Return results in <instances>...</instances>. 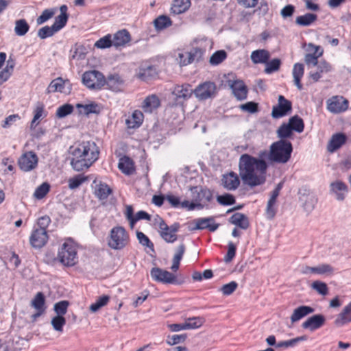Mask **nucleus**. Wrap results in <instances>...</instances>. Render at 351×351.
<instances>
[{"label": "nucleus", "mask_w": 351, "mask_h": 351, "mask_svg": "<svg viewBox=\"0 0 351 351\" xmlns=\"http://www.w3.org/2000/svg\"><path fill=\"white\" fill-rule=\"evenodd\" d=\"M50 191V185L47 182H43L38 186L34 193V197L37 199H41L46 196Z\"/></svg>", "instance_id": "55"}, {"label": "nucleus", "mask_w": 351, "mask_h": 351, "mask_svg": "<svg viewBox=\"0 0 351 351\" xmlns=\"http://www.w3.org/2000/svg\"><path fill=\"white\" fill-rule=\"evenodd\" d=\"M227 57L226 52L220 50L215 52L210 58V63L212 65H217L221 63Z\"/></svg>", "instance_id": "59"}, {"label": "nucleus", "mask_w": 351, "mask_h": 351, "mask_svg": "<svg viewBox=\"0 0 351 351\" xmlns=\"http://www.w3.org/2000/svg\"><path fill=\"white\" fill-rule=\"evenodd\" d=\"M304 73V66L302 63H295L293 68V77L294 83L299 90L302 89V84L301 83V79L302 78Z\"/></svg>", "instance_id": "36"}, {"label": "nucleus", "mask_w": 351, "mask_h": 351, "mask_svg": "<svg viewBox=\"0 0 351 351\" xmlns=\"http://www.w3.org/2000/svg\"><path fill=\"white\" fill-rule=\"evenodd\" d=\"M150 275L153 280L165 284H176L177 278L172 273L158 267H154L151 269Z\"/></svg>", "instance_id": "12"}, {"label": "nucleus", "mask_w": 351, "mask_h": 351, "mask_svg": "<svg viewBox=\"0 0 351 351\" xmlns=\"http://www.w3.org/2000/svg\"><path fill=\"white\" fill-rule=\"evenodd\" d=\"M335 322L337 326H343L351 322V302L344 306Z\"/></svg>", "instance_id": "33"}, {"label": "nucleus", "mask_w": 351, "mask_h": 351, "mask_svg": "<svg viewBox=\"0 0 351 351\" xmlns=\"http://www.w3.org/2000/svg\"><path fill=\"white\" fill-rule=\"evenodd\" d=\"M160 106V100L156 95L147 96L142 104V109L145 112H152Z\"/></svg>", "instance_id": "26"}, {"label": "nucleus", "mask_w": 351, "mask_h": 351, "mask_svg": "<svg viewBox=\"0 0 351 351\" xmlns=\"http://www.w3.org/2000/svg\"><path fill=\"white\" fill-rule=\"evenodd\" d=\"M118 167L125 175H131L135 171L134 161L127 156H123L119 159Z\"/></svg>", "instance_id": "28"}, {"label": "nucleus", "mask_w": 351, "mask_h": 351, "mask_svg": "<svg viewBox=\"0 0 351 351\" xmlns=\"http://www.w3.org/2000/svg\"><path fill=\"white\" fill-rule=\"evenodd\" d=\"M71 58L73 60H84L87 53L86 48L81 44L75 43L70 50Z\"/></svg>", "instance_id": "39"}, {"label": "nucleus", "mask_w": 351, "mask_h": 351, "mask_svg": "<svg viewBox=\"0 0 351 351\" xmlns=\"http://www.w3.org/2000/svg\"><path fill=\"white\" fill-rule=\"evenodd\" d=\"M193 93V90L189 84L176 85L173 90V94L176 96L177 100H186L191 97Z\"/></svg>", "instance_id": "23"}, {"label": "nucleus", "mask_w": 351, "mask_h": 351, "mask_svg": "<svg viewBox=\"0 0 351 351\" xmlns=\"http://www.w3.org/2000/svg\"><path fill=\"white\" fill-rule=\"evenodd\" d=\"M113 46L115 47H124L131 40V35L130 32L125 29H121L116 32L112 36Z\"/></svg>", "instance_id": "22"}, {"label": "nucleus", "mask_w": 351, "mask_h": 351, "mask_svg": "<svg viewBox=\"0 0 351 351\" xmlns=\"http://www.w3.org/2000/svg\"><path fill=\"white\" fill-rule=\"evenodd\" d=\"M172 25L171 19L165 15H161L154 20V25L156 29L162 30L170 27Z\"/></svg>", "instance_id": "48"}, {"label": "nucleus", "mask_w": 351, "mask_h": 351, "mask_svg": "<svg viewBox=\"0 0 351 351\" xmlns=\"http://www.w3.org/2000/svg\"><path fill=\"white\" fill-rule=\"evenodd\" d=\"M83 84L90 89H100L106 84L104 75L99 71H86L82 75Z\"/></svg>", "instance_id": "6"}, {"label": "nucleus", "mask_w": 351, "mask_h": 351, "mask_svg": "<svg viewBox=\"0 0 351 351\" xmlns=\"http://www.w3.org/2000/svg\"><path fill=\"white\" fill-rule=\"evenodd\" d=\"M195 227L193 230L208 229L210 232L215 231L219 228V224L215 223L213 217L206 218H197L193 220Z\"/></svg>", "instance_id": "18"}, {"label": "nucleus", "mask_w": 351, "mask_h": 351, "mask_svg": "<svg viewBox=\"0 0 351 351\" xmlns=\"http://www.w3.org/2000/svg\"><path fill=\"white\" fill-rule=\"evenodd\" d=\"M47 116V113L45 111V106L43 103H38L36 108L34 110V117L32 120L30 128L32 129L35 128L39 123V119Z\"/></svg>", "instance_id": "37"}, {"label": "nucleus", "mask_w": 351, "mask_h": 351, "mask_svg": "<svg viewBox=\"0 0 351 351\" xmlns=\"http://www.w3.org/2000/svg\"><path fill=\"white\" fill-rule=\"evenodd\" d=\"M123 80L118 74L110 75L106 80L109 88L113 90H119L123 84Z\"/></svg>", "instance_id": "42"}, {"label": "nucleus", "mask_w": 351, "mask_h": 351, "mask_svg": "<svg viewBox=\"0 0 351 351\" xmlns=\"http://www.w3.org/2000/svg\"><path fill=\"white\" fill-rule=\"evenodd\" d=\"M79 113L84 115H88L92 113H99V110L96 103L92 102L88 104H76Z\"/></svg>", "instance_id": "43"}, {"label": "nucleus", "mask_w": 351, "mask_h": 351, "mask_svg": "<svg viewBox=\"0 0 351 351\" xmlns=\"http://www.w3.org/2000/svg\"><path fill=\"white\" fill-rule=\"evenodd\" d=\"M31 306L36 309V312L32 315V321H36L46 311L45 297L43 292H38L31 302Z\"/></svg>", "instance_id": "14"}, {"label": "nucleus", "mask_w": 351, "mask_h": 351, "mask_svg": "<svg viewBox=\"0 0 351 351\" xmlns=\"http://www.w3.org/2000/svg\"><path fill=\"white\" fill-rule=\"evenodd\" d=\"M143 119V113L138 110H136L132 112V115L126 119L125 123L128 128H137L141 125Z\"/></svg>", "instance_id": "29"}, {"label": "nucleus", "mask_w": 351, "mask_h": 351, "mask_svg": "<svg viewBox=\"0 0 351 351\" xmlns=\"http://www.w3.org/2000/svg\"><path fill=\"white\" fill-rule=\"evenodd\" d=\"M230 223L240 227L242 229H247L249 226L248 218L243 213H237L230 217Z\"/></svg>", "instance_id": "38"}, {"label": "nucleus", "mask_w": 351, "mask_h": 351, "mask_svg": "<svg viewBox=\"0 0 351 351\" xmlns=\"http://www.w3.org/2000/svg\"><path fill=\"white\" fill-rule=\"evenodd\" d=\"M288 124L290 125L293 131L301 133L304 131V123L302 118L298 115L291 117L289 119Z\"/></svg>", "instance_id": "44"}, {"label": "nucleus", "mask_w": 351, "mask_h": 351, "mask_svg": "<svg viewBox=\"0 0 351 351\" xmlns=\"http://www.w3.org/2000/svg\"><path fill=\"white\" fill-rule=\"evenodd\" d=\"M347 140L348 137L344 133L338 132L332 134L327 145L328 152L334 153L345 145Z\"/></svg>", "instance_id": "17"}, {"label": "nucleus", "mask_w": 351, "mask_h": 351, "mask_svg": "<svg viewBox=\"0 0 351 351\" xmlns=\"http://www.w3.org/2000/svg\"><path fill=\"white\" fill-rule=\"evenodd\" d=\"M325 317L322 314L314 315L308 317L302 324L304 329L315 331L321 328L325 324Z\"/></svg>", "instance_id": "20"}, {"label": "nucleus", "mask_w": 351, "mask_h": 351, "mask_svg": "<svg viewBox=\"0 0 351 351\" xmlns=\"http://www.w3.org/2000/svg\"><path fill=\"white\" fill-rule=\"evenodd\" d=\"M56 8L45 9L43 11L41 14L37 18L36 23L38 25L43 24L48 20L51 19L56 12Z\"/></svg>", "instance_id": "54"}, {"label": "nucleus", "mask_w": 351, "mask_h": 351, "mask_svg": "<svg viewBox=\"0 0 351 351\" xmlns=\"http://www.w3.org/2000/svg\"><path fill=\"white\" fill-rule=\"evenodd\" d=\"M335 269L332 266L329 264H321L316 267L306 266L302 273L304 274H313L317 275L330 276L334 274Z\"/></svg>", "instance_id": "19"}, {"label": "nucleus", "mask_w": 351, "mask_h": 351, "mask_svg": "<svg viewBox=\"0 0 351 351\" xmlns=\"http://www.w3.org/2000/svg\"><path fill=\"white\" fill-rule=\"evenodd\" d=\"M71 90V87L69 80H64L62 77H58L51 82L47 88V93H69Z\"/></svg>", "instance_id": "15"}, {"label": "nucleus", "mask_w": 351, "mask_h": 351, "mask_svg": "<svg viewBox=\"0 0 351 351\" xmlns=\"http://www.w3.org/2000/svg\"><path fill=\"white\" fill-rule=\"evenodd\" d=\"M191 4V0H173L171 11L174 14H182L189 9Z\"/></svg>", "instance_id": "34"}, {"label": "nucleus", "mask_w": 351, "mask_h": 351, "mask_svg": "<svg viewBox=\"0 0 351 351\" xmlns=\"http://www.w3.org/2000/svg\"><path fill=\"white\" fill-rule=\"evenodd\" d=\"M217 202L223 206H230L235 203V198L231 194H224L222 195H218L217 197Z\"/></svg>", "instance_id": "64"}, {"label": "nucleus", "mask_w": 351, "mask_h": 351, "mask_svg": "<svg viewBox=\"0 0 351 351\" xmlns=\"http://www.w3.org/2000/svg\"><path fill=\"white\" fill-rule=\"evenodd\" d=\"M73 106L71 104H66L60 106L56 110V116L59 118H63L71 114L73 111Z\"/></svg>", "instance_id": "61"}, {"label": "nucleus", "mask_w": 351, "mask_h": 351, "mask_svg": "<svg viewBox=\"0 0 351 351\" xmlns=\"http://www.w3.org/2000/svg\"><path fill=\"white\" fill-rule=\"evenodd\" d=\"M314 312V308L308 306H300L294 309L292 315H291V323L293 324L305 316Z\"/></svg>", "instance_id": "32"}, {"label": "nucleus", "mask_w": 351, "mask_h": 351, "mask_svg": "<svg viewBox=\"0 0 351 351\" xmlns=\"http://www.w3.org/2000/svg\"><path fill=\"white\" fill-rule=\"evenodd\" d=\"M267 152H261L259 157L248 154L240 156L239 162V176L243 182L250 187L263 185L267 180L268 164L263 158Z\"/></svg>", "instance_id": "1"}, {"label": "nucleus", "mask_w": 351, "mask_h": 351, "mask_svg": "<svg viewBox=\"0 0 351 351\" xmlns=\"http://www.w3.org/2000/svg\"><path fill=\"white\" fill-rule=\"evenodd\" d=\"M308 48L311 53L305 55L304 61L308 65L316 66L318 64V58L323 55L324 51L320 46L312 43L308 44Z\"/></svg>", "instance_id": "21"}, {"label": "nucleus", "mask_w": 351, "mask_h": 351, "mask_svg": "<svg viewBox=\"0 0 351 351\" xmlns=\"http://www.w3.org/2000/svg\"><path fill=\"white\" fill-rule=\"evenodd\" d=\"M239 176L234 171L224 174L221 178V185L228 191H234L240 185Z\"/></svg>", "instance_id": "16"}, {"label": "nucleus", "mask_w": 351, "mask_h": 351, "mask_svg": "<svg viewBox=\"0 0 351 351\" xmlns=\"http://www.w3.org/2000/svg\"><path fill=\"white\" fill-rule=\"evenodd\" d=\"M88 180V177L83 175L79 174L73 178H69L68 183L69 187L71 189H75L78 188L81 184L85 182Z\"/></svg>", "instance_id": "52"}, {"label": "nucleus", "mask_w": 351, "mask_h": 351, "mask_svg": "<svg viewBox=\"0 0 351 351\" xmlns=\"http://www.w3.org/2000/svg\"><path fill=\"white\" fill-rule=\"evenodd\" d=\"M307 337L306 335H302L300 337H297L295 338L289 339L287 341H281L277 343L276 347L277 348H287L289 347H294L297 345L299 342L306 341Z\"/></svg>", "instance_id": "47"}, {"label": "nucleus", "mask_w": 351, "mask_h": 351, "mask_svg": "<svg viewBox=\"0 0 351 351\" xmlns=\"http://www.w3.org/2000/svg\"><path fill=\"white\" fill-rule=\"evenodd\" d=\"M293 146L287 140H279L270 145L269 152L265 156L271 162L285 164L291 158Z\"/></svg>", "instance_id": "3"}, {"label": "nucleus", "mask_w": 351, "mask_h": 351, "mask_svg": "<svg viewBox=\"0 0 351 351\" xmlns=\"http://www.w3.org/2000/svg\"><path fill=\"white\" fill-rule=\"evenodd\" d=\"M216 85L214 82H206L197 86L193 93L199 100H206L215 95Z\"/></svg>", "instance_id": "11"}, {"label": "nucleus", "mask_w": 351, "mask_h": 351, "mask_svg": "<svg viewBox=\"0 0 351 351\" xmlns=\"http://www.w3.org/2000/svg\"><path fill=\"white\" fill-rule=\"evenodd\" d=\"M234 95L239 100L246 99L247 95V88L243 81L235 80L230 84Z\"/></svg>", "instance_id": "27"}, {"label": "nucleus", "mask_w": 351, "mask_h": 351, "mask_svg": "<svg viewBox=\"0 0 351 351\" xmlns=\"http://www.w3.org/2000/svg\"><path fill=\"white\" fill-rule=\"evenodd\" d=\"M291 110V102L283 95H279L278 104L272 108L271 117L274 119H280L289 114Z\"/></svg>", "instance_id": "8"}, {"label": "nucleus", "mask_w": 351, "mask_h": 351, "mask_svg": "<svg viewBox=\"0 0 351 351\" xmlns=\"http://www.w3.org/2000/svg\"><path fill=\"white\" fill-rule=\"evenodd\" d=\"M281 65V60L279 58H274L267 61L265 64V73L267 74L278 71Z\"/></svg>", "instance_id": "53"}, {"label": "nucleus", "mask_w": 351, "mask_h": 351, "mask_svg": "<svg viewBox=\"0 0 351 351\" xmlns=\"http://www.w3.org/2000/svg\"><path fill=\"white\" fill-rule=\"evenodd\" d=\"M71 149V165L77 171L89 168L99 158V149L94 141L79 142Z\"/></svg>", "instance_id": "2"}, {"label": "nucleus", "mask_w": 351, "mask_h": 351, "mask_svg": "<svg viewBox=\"0 0 351 351\" xmlns=\"http://www.w3.org/2000/svg\"><path fill=\"white\" fill-rule=\"evenodd\" d=\"M131 239L127 230L121 226L113 227L107 237V245L111 250H123L130 247Z\"/></svg>", "instance_id": "4"}, {"label": "nucleus", "mask_w": 351, "mask_h": 351, "mask_svg": "<svg viewBox=\"0 0 351 351\" xmlns=\"http://www.w3.org/2000/svg\"><path fill=\"white\" fill-rule=\"evenodd\" d=\"M69 305V302L66 300L60 301L54 304V311L57 315L64 316L66 312Z\"/></svg>", "instance_id": "62"}, {"label": "nucleus", "mask_w": 351, "mask_h": 351, "mask_svg": "<svg viewBox=\"0 0 351 351\" xmlns=\"http://www.w3.org/2000/svg\"><path fill=\"white\" fill-rule=\"evenodd\" d=\"M185 250L186 247L184 244L183 243L179 245V246L176 249V253L172 260V265L171 267V269L173 271L176 272L179 269L180 261L182 260L184 256Z\"/></svg>", "instance_id": "40"}, {"label": "nucleus", "mask_w": 351, "mask_h": 351, "mask_svg": "<svg viewBox=\"0 0 351 351\" xmlns=\"http://www.w3.org/2000/svg\"><path fill=\"white\" fill-rule=\"evenodd\" d=\"M38 162L37 155L32 151L23 153L18 160V165L23 171H30L34 169Z\"/></svg>", "instance_id": "9"}, {"label": "nucleus", "mask_w": 351, "mask_h": 351, "mask_svg": "<svg viewBox=\"0 0 351 351\" xmlns=\"http://www.w3.org/2000/svg\"><path fill=\"white\" fill-rule=\"evenodd\" d=\"M317 20V15L313 13H306L296 17L295 23L299 26H309Z\"/></svg>", "instance_id": "41"}, {"label": "nucleus", "mask_w": 351, "mask_h": 351, "mask_svg": "<svg viewBox=\"0 0 351 351\" xmlns=\"http://www.w3.org/2000/svg\"><path fill=\"white\" fill-rule=\"evenodd\" d=\"M56 32H58V31L56 29H53V25H46L38 30V36L41 39H45L48 37L52 36Z\"/></svg>", "instance_id": "60"}, {"label": "nucleus", "mask_w": 351, "mask_h": 351, "mask_svg": "<svg viewBox=\"0 0 351 351\" xmlns=\"http://www.w3.org/2000/svg\"><path fill=\"white\" fill-rule=\"evenodd\" d=\"M57 258L65 267H73L78 263L77 246L73 239H65L58 249Z\"/></svg>", "instance_id": "5"}, {"label": "nucleus", "mask_w": 351, "mask_h": 351, "mask_svg": "<svg viewBox=\"0 0 351 351\" xmlns=\"http://www.w3.org/2000/svg\"><path fill=\"white\" fill-rule=\"evenodd\" d=\"M158 223L160 234L166 242L173 243L177 240L176 233L180 228L178 223L169 226L162 218H158Z\"/></svg>", "instance_id": "7"}, {"label": "nucleus", "mask_w": 351, "mask_h": 351, "mask_svg": "<svg viewBox=\"0 0 351 351\" xmlns=\"http://www.w3.org/2000/svg\"><path fill=\"white\" fill-rule=\"evenodd\" d=\"M276 132L280 140H287L286 138H291L293 136V130L288 123H283Z\"/></svg>", "instance_id": "46"}, {"label": "nucleus", "mask_w": 351, "mask_h": 351, "mask_svg": "<svg viewBox=\"0 0 351 351\" xmlns=\"http://www.w3.org/2000/svg\"><path fill=\"white\" fill-rule=\"evenodd\" d=\"M113 46V41L111 34H107L99 38L95 44V47L99 49H106Z\"/></svg>", "instance_id": "56"}, {"label": "nucleus", "mask_w": 351, "mask_h": 351, "mask_svg": "<svg viewBox=\"0 0 351 351\" xmlns=\"http://www.w3.org/2000/svg\"><path fill=\"white\" fill-rule=\"evenodd\" d=\"M29 29V25L25 19H19L15 21L14 32L19 36H25Z\"/></svg>", "instance_id": "45"}, {"label": "nucleus", "mask_w": 351, "mask_h": 351, "mask_svg": "<svg viewBox=\"0 0 351 351\" xmlns=\"http://www.w3.org/2000/svg\"><path fill=\"white\" fill-rule=\"evenodd\" d=\"M326 105L329 112L334 114H339L348 109L349 101L343 96L335 95L327 100Z\"/></svg>", "instance_id": "10"}, {"label": "nucleus", "mask_w": 351, "mask_h": 351, "mask_svg": "<svg viewBox=\"0 0 351 351\" xmlns=\"http://www.w3.org/2000/svg\"><path fill=\"white\" fill-rule=\"evenodd\" d=\"M109 301L110 297L108 295H104L100 296L95 302L90 304L89 309L93 313L97 312L101 308L107 305Z\"/></svg>", "instance_id": "50"}, {"label": "nucleus", "mask_w": 351, "mask_h": 351, "mask_svg": "<svg viewBox=\"0 0 351 351\" xmlns=\"http://www.w3.org/2000/svg\"><path fill=\"white\" fill-rule=\"evenodd\" d=\"M157 75L158 73L156 67L154 66H148L147 67H141L138 72L136 73V77L142 81L149 82L156 78Z\"/></svg>", "instance_id": "25"}, {"label": "nucleus", "mask_w": 351, "mask_h": 351, "mask_svg": "<svg viewBox=\"0 0 351 351\" xmlns=\"http://www.w3.org/2000/svg\"><path fill=\"white\" fill-rule=\"evenodd\" d=\"M112 193V189L106 183L99 182L95 184L94 193L99 199H106Z\"/></svg>", "instance_id": "31"}, {"label": "nucleus", "mask_w": 351, "mask_h": 351, "mask_svg": "<svg viewBox=\"0 0 351 351\" xmlns=\"http://www.w3.org/2000/svg\"><path fill=\"white\" fill-rule=\"evenodd\" d=\"M48 239L47 231L34 228L29 237V243L34 248H41L47 244Z\"/></svg>", "instance_id": "13"}, {"label": "nucleus", "mask_w": 351, "mask_h": 351, "mask_svg": "<svg viewBox=\"0 0 351 351\" xmlns=\"http://www.w3.org/2000/svg\"><path fill=\"white\" fill-rule=\"evenodd\" d=\"M311 287L318 293L322 295H326L328 293V288L327 285L325 282L321 281H314L311 285Z\"/></svg>", "instance_id": "63"}, {"label": "nucleus", "mask_w": 351, "mask_h": 351, "mask_svg": "<svg viewBox=\"0 0 351 351\" xmlns=\"http://www.w3.org/2000/svg\"><path fill=\"white\" fill-rule=\"evenodd\" d=\"M51 324L55 330L62 332L63 327L66 324V319L64 316L56 315L52 318Z\"/></svg>", "instance_id": "57"}, {"label": "nucleus", "mask_w": 351, "mask_h": 351, "mask_svg": "<svg viewBox=\"0 0 351 351\" xmlns=\"http://www.w3.org/2000/svg\"><path fill=\"white\" fill-rule=\"evenodd\" d=\"M136 237L138 242L143 246L148 247L150 250L154 251V243L150 241L149 237L143 232L138 231L136 232Z\"/></svg>", "instance_id": "58"}, {"label": "nucleus", "mask_w": 351, "mask_h": 351, "mask_svg": "<svg viewBox=\"0 0 351 351\" xmlns=\"http://www.w3.org/2000/svg\"><path fill=\"white\" fill-rule=\"evenodd\" d=\"M331 191L337 195L338 200H343L345 194L348 192L347 185L341 181H336L330 184Z\"/></svg>", "instance_id": "35"}, {"label": "nucleus", "mask_w": 351, "mask_h": 351, "mask_svg": "<svg viewBox=\"0 0 351 351\" xmlns=\"http://www.w3.org/2000/svg\"><path fill=\"white\" fill-rule=\"evenodd\" d=\"M176 60L180 66L189 65L193 62L192 55L188 51H178Z\"/></svg>", "instance_id": "49"}, {"label": "nucleus", "mask_w": 351, "mask_h": 351, "mask_svg": "<svg viewBox=\"0 0 351 351\" xmlns=\"http://www.w3.org/2000/svg\"><path fill=\"white\" fill-rule=\"evenodd\" d=\"M204 322V319L200 317H193L188 318L184 325L186 326V330L188 329H196L201 327Z\"/></svg>", "instance_id": "51"}, {"label": "nucleus", "mask_w": 351, "mask_h": 351, "mask_svg": "<svg viewBox=\"0 0 351 351\" xmlns=\"http://www.w3.org/2000/svg\"><path fill=\"white\" fill-rule=\"evenodd\" d=\"M251 60L254 64H266L270 58V53L266 49H257L252 52Z\"/></svg>", "instance_id": "30"}, {"label": "nucleus", "mask_w": 351, "mask_h": 351, "mask_svg": "<svg viewBox=\"0 0 351 351\" xmlns=\"http://www.w3.org/2000/svg\"><path fill=\"white\" fill-rule=\"evenodd\" d=\"M60 11V14L55 18L54 23L52 25L53 29H56L58 32L66 25L69 19L68 8L66 5H61Z\"/></svg>", "instance_id": "24"}]
</instances>
